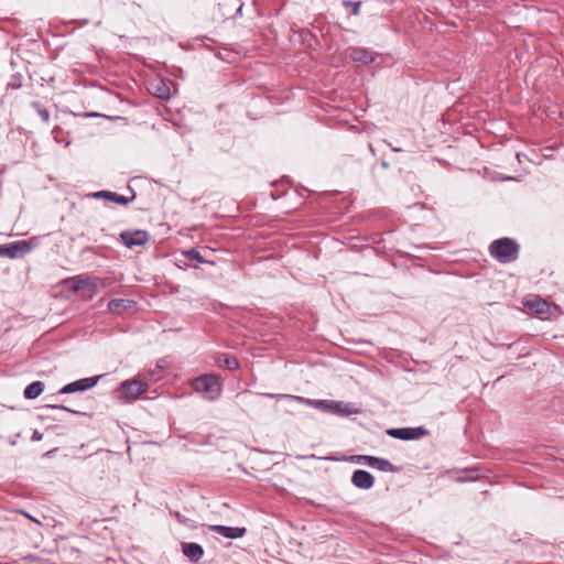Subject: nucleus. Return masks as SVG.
I'll return each mask as SVG.
<instances>
[{
	"mask_svg": "<svg viewBox=\"0 0 564 564\" xmlns=\"http://www.w3.org/2000/svg\"><path fill=\"white\" fill-rule=\"evenodd\" d=\"M192 387L208 401L217 400L223 391L221 378L214 373H205L196 377L192 382Z\"/></svg>",
	"mask_w": 564,
	"mask_h": 564,
	"instance_id": "1",
	"label": "nucleus"
},
{
	"mask_svg": "<svg viewBox=\"0 0 564 564\" xmlns=\"http://www.w3.org/2000/svg\"><path fill=\"white\" fill-rule=\"evenodd\" d=\"M520 246L514 239L503 237L494 240L489 246V253L501 263L513 262L518 259Z\"/></svg>",
	"mask_w": 564,
	"mask_h": 564,
	"instance_id": "2",
	"label": "nucleus"
},
{
	"mask_svg": "<svg viewBox=\"0 0 564 564\" xmlns=\"http://www.w3.org/2000/svg\"><path fill=\"white\" fill-rule=\"evenodd\" d=\"M305 403L314 409L321 410L326 413L336 414L339 416H347L350 414L359 413V409L355 408L351 403L333 400H306Z\"/></svg>",
	"mask_w": 564,
	"mask_h": 564,
	"instance_id": "3",
	"label": "nucleus"
},
{
	"mask_svg": "<svg viewBox=\"0 0 564 564\" xmlns=\"http://www.w3.org/2000/svg\"><path fill=\"white\" fill-rule=\"evenodd\" d=\"M147 389L148 383L138 379H132L122 381L115 390V393L118 399L129 402L138 399L139 395L147 391Z\"/></svg>",
	"mask_w": 564,
	"mask_h": 564,
	"instance_id": "4",
	"label": "nucleus"
},
{
	"mask_svg": "<svg viewBox=\"0 0 564 564\" xmlns=\"http://www.w3.org/2000/svg\"><path fill=\"white\" fill-rule=\"evenodd\" d=\"M386 433L393 438L402 441L419 440L429 435V431L423 426L388 429Z\"/></svg>",
	"mask_w": 564,
	"mask_h": 564,
	"instance_id": "5",
	"label": "nucleus"
},
{
	"mask_svg": "<svg viewBox=\"0 0 564 564\" xmlns=\"http://www.w3.org/2000/svg\"><path fill=\"white\" fill-rule=\"evenodd\" d=\"M355 460L359 464L367 465L370 468H375L384 473H394L398 468L388 459L370 456V455H357L354 457Z\"/></svg>",
	"mask_w": 564,
	"mask_h": 564,
	"instance_id": "6",
	"label": "nucleus"
},
{
	"mask_svg": "<svg viewBox=\"0 0 564 564\" xmlns=\"http://www.w3.org/2000/svg\"><path fill=\"white\" fill-rule=\"evenodd\" d=\"M31 250L30 245L24 240H18L6 245H0V257L15 259L24 256Z\"/></svg>",
	"mask_w": 564,
	"mask_h": 564,
	"instance_id": "7",
	"label": "nucleus"
},
{
	"mask_svg": "<svg viewBox=\"0 0 564 564\" xmlns=\"http://www.w3.org/2000/svg\"><path fill=\"white\" fill-rule=\"evenodd\" d=\"M100 378H101V376H95V377H88V378H83V379L73 381V382L64 386L58 391V393L59 394H68V393L87 391V390L94 388L98 383Z\"/></svg>",
	"mask_w": 564,
	"mask_h": 564,
	"instance_id": "8",
	"label": "nucleus"
},
{
	"mask_svg": "<svg viewBox=\"0 0 564 564\" xmlns=\"http://www.w3.org/2000/svg\"><path fill=\"white\" fill-rule=\"evenodd\" d=\"M122 242L129 247L143 246L149 240V234L145 230H124L120 234Z\"/></svg>",
	"mask_w": 564,
	"mask_h": 564,
	"instance_id": "9",
	"label": "nucleus"
},
{
	"mask_svg": "<svg viewBox=\"0 0 564 564\" xmlns=\"http://www.w3.org/2000/svg\"><path fill=\"white\" fill-rule=\"evenodd\" d=\"M351 482L355 487L367 490L373 486L375 478L369 471L357 469L352 473Z\"/></svg>",
	"mask_w": 564,
	"mask_h": 564,
	"instance_id": "10",
	"label": "nucleus"
},
{
	"mask_svg": "<svg viewBox=\"0 0 564 564\" xmlns=\"http://www.w3.org/2000/svg\"><path fill=\"white\" fill-rule=\"evenodd\" d=\"M210 531L232 540L242 538L246 533V528L216 524L210 527Z\"/></svg>",
	"mask_w": 564,
	"mask_h": 564,
	"instance_id": "11",
	"label": "nucleus"
},
{
	"mask_svg": "<svg viewBox=\"0 0 564 564\" xmlns=\"http://www.w3.org/2000/svg\"><path fill=\"white\" fill-rule=\"evenodd\" d=\"M94 198H104L108 202H112L119 205L127 206L130 202H132L135 198V194L132 195L131 198H128L123 195H120L116 192L110 191H99L91 194Z\"/></svg>",
	"mask_w": 564,
	"mask_h": 564,
	"instance_id": "12",
	"label": "nucleus"
},
{
	"mask_svg": "<svg viewBox=\"0 0 564 564\" xmlns=\"http://www.w3.org/2000/svg\"><path fill=\"white\" fill-rule=\"evenodd\" d=\"M73 290L82 292L89 299L94 297L98 292L97 284L89 279H74Z\"/></svg>",
	"mask_w": 564,
	"mask_h": 564,
	"instance_id": "13",
	"label": "nucleus"
},
{
	"mask_svg": "<svg viewBox=\"0 0 564 564\" xmlns=\"http://www.w3.org/2000/svg\"><path fill=\"white\" fill-rule=\"evenodd\" d=\"M182 552L192 562H198L204 555L203 546L195 542H183Z\"/></svg>",
	"mask_w": 564,
	"mask_h": 564,
	"instance_id": "14",
	"label": "nucleus"
},
{
	"mask_svg": "<svg viewBox=\"0 0 564 564\" xmlns=\"http://www.w3.org/2000/svg\"><path fill=\"white\" fill-rule=\"evenodd\" d=\"M350 58L361 65H369L375 62V56L366 48L352 47L349 53Z\"/></svg>",
	"mask_w": 564,
	"mask_h": 564,
	"instance_id": "15",
	"label": "nucleus"
},
{
	"mask_svg": "<svg viewBox=\"0 0 564 564\" xmlns=\"http://www.w3.org/2000/svg\"><path fill=\"white\" fill-rule=\"evenodd\" d=\"M215 362L219 368L235 371L239 369V361L236 357L219 352L215 356Z\"/></svg>",
	"mask_w": 564,
	"mask_h": 564,
	"instance_id": "16",
	"label": "nucleus"
},
{
	"mask_svg": "<svg viewBox=\"0 0 564 564\" xmlns=\"http://www.w3.org/2000/svg\"><path fill=\"white\" fill-rule=\"evenodd\" d=\"M134 302L128 299H112L108 303V311L112 314L120 315L128 308H132L134 306Z\"/></svg>",
	"mask_w": 564,
	"mask_h": 564,
	"instance_id": "17",
	"label": "nucleus"
},
{
	"mask_svg": "<svg viewBox=\"0 0 564 564\" xmlns=\"http://www.w3.org/2000/svg\"><path fill=\"white\" fill-rule=\"evenodd\" d=\"M525 306L539 315L546 314L550 310L549 302L541 297H535L531 301L525 302Z\"/></svg>",
	"mask_w": 564,
	"mask_h": 564,
	"instance_id": "18",
	"label": "nucleus"
},
{
	"mask_svg": "<svg viewBox=\"0 0 564 564\" xmlns=\"http://www.w3.org/2000/svg\"><path fill=\"white\" fill-rule=\"evenodd\" d=\"M43 390L44 383L42 381H34L25 388L23 395L25 399L33 400L36 399Z\"/></svg>",
	"mask_w": 564,
	"mask_h": 564,
	"instance_id": "19",
	"label": "nucleus"
},
{
	"mask_svg": "<svg viewBox=\"0 0 564 564\" xmlns=\"http://www.w3.org/2000/svg\"><path fill=\"white\" fill-rule=\"evenodd\" d=\"M31 107L36 111V113L44 122L47 123L50 121V111L40 101H33Z\"/></svg>",
	"mask_w": 564,
	"mask_h": 564,
	"instance_id": "20",
	"label": "nucleus"
},
{
	"mask_svg": "<svg viewBox=\"0 0 564 564\" xmlns=\"http://www.w3.org/2000/svg\"><path fill=\"white\" fill-rule=\"evenodd\" d=\"M263 397L269 398V399H276V400L288 399V400H293V401L301 402V403H304V401H305V399L303 397H296V395H291V394L264 393Z\"/></svg>",
	"mask_w": 564,
	"mask_h": 564,
	"instance_id": "21",
	"label": "nucleus"
},
{
	"mask_svg": "<svg viewBox=\"0 0 564 564\" xmlns=\"http://www.w3.org/2000/svg\"><path fill=\"white\" fill-rule=\"evenodd\" d=\"M154 95L158 96L161 99L169 98V96H170V88H169V86L164 82H161L158 85V87L155 88Z\"/></svg>",
	"mask_w": 564,
	"mask_h": 564,
	"instance_id": "22",
	"label": "nucleus"
},
{
	"mask_svg": "<svg viewBox=\"0 0 564 564\" xmlns=\"http://www.w3.org/2000/svg\"><path fill=\"white\" fill-rule=\"evenodd\" d=\"M341 4L346 8L350 7L352 15L360 14L361 1L343 0Z\"/></svg>",
	"mask_w": 564,
	"mask_h": 564,
	"instance_id": "23",
	"label": "nucleus"
},
{
	"mask_svg": "<svg viewBox=\"0 0 564 564\" xmlns=\"http://www.w3.org/2000/svg\"><path fill=\"white\" fill-rule=\"evenodd\" d=\"M185 256L191 259V260H195L197 261L198 263H204L205 262V259L203 258V256L200 254V252L194 248L189 249L188 251L185 252Z\"/></svg>",
	"mask_w": 564,
	"mask_h": 564,
	"instance_id": "24",
	"label": "nucleus"
},
{
	"mask_svg": "<svg viewBox=\"0 0 564 564\" xmlns=\"http://www.w3.org/2000/svg\"><path fill=\"white\" fill-rule=\"evenodd\" d=\"M48 406L52 409L67 411V412L74 413V414H85V412H83V411L72 409V408L63 405V404H54V405H48Z\"/></svg>",
	"mask_w": 564,
	"mask_h": 564,
	"instance_id": "25",
	"label": "nucleus"
},
{
	"mask_svg": "<svg viewBox=\"0 0 564 564\" xmlns=\"http://www.w3.org/2000/svg\"><path fill=\"white\" fill-rule=\"evenodd\" d=\"M42 438H43V434H42L40 431L34 430V431H33V434H32V436H31V441H32V442H39V441H41Z\"/></svg>",
	"mask_w": 564,
	"mask_h": 564,
	"instance_id": "26",
	"label": "nucleus"
},
{
	"mask_svg": "<svg viewBox=\"0 0 564 564\" xmlns=\"http://www.w3.org/2000/svg\"><path fill=\"white\" fill-rule=\"evenodd\" d=\"M25 517L29 518L30 520H34L32 516H30L29 513H25Z\"/></svg>",
	"mask_w": 564,
	"mask_h": 564,
	"instance_id": "27",
	"label": "nucleus"
},
{
	"mask_svg": "<svg viewBox=\"0 0 564 564\" xmlns=\"http://www.w3.org/2000/svg\"><path fill=\"white\" fill-rule=\"evenodd\" d=\"M25 517L29 518L30 520H34L32 516H30L29 513H25Z\"/></svg>",
	"mask_w": 564,
	"mask_h": 564,
	"instance_id": "28",
	"label": "nucleus"
},
{
	"mask_svg": "<svg viewBox=\"0 0 564 564\" xmlns=\"http://www.w3.org/2000/svg\"><path fill=\"white\" fill-rule=\"evenodd\" d=\"M25 517L29 518L30 520H34L32 516H30L29 513H25Z\"/></svg>",
	"mask_w": 564,
	"mask_h": 564,
	"instance_id": "29",
	"label": "nucleus"
},
{
	"mask_svg": "<svg viewBox=\"0 0 564 564\" xmlns=\"http://www.w3.org/2000/svg\"><path fill=\"white\" fill-rule=\"evenodd\" d=\"M25 517L29 518L30 520H34L32 516H30L29 513H25Z\"/></svg>",
	"mask_w": 564,
	"mask_h": 564,
	"instance_id": "30",
	"label": "nucleus"
},
{
	"mask_svg": "<svg viewBox=\"0 0 564 564\" xmlns=\"http://www.w3.org/2000/svg\"><path fill=\"white\" fill-rule=\"evenodd\" d=\"M9 85H10V86H12L13 88H17V87H19V86H20V85L11 84V83H10Z\"/></svg>",
	"mask_w": 564,
	"mask_h": 564,
	"instance_id": "31",
	"label": "nucleus"
},
{
	"mask_svg": "<svg viewBox=\"0 0 564 564\" xmlns=\"http://www.w3.org/2000/svg\"><path fill=\"white\" fill-rule=\"evenodd\" d=\"M241 10H242V6H240V7L238 8V11H237V12H238V13H241Z\"/></svg>",
	"mask_w": 564,
	"mask_h": 564,
	"instance_id": "32",
	"label": "nucleus"
}]
</instances>
